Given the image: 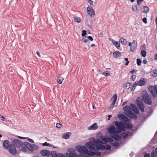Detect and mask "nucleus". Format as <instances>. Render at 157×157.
<instances>
[{
  "label": "nucleus",
  "instance_id": "2f4dec72",
  "mask_svg": "<svg viewBox=\"0 0 157 157\" xmlns=\"http://www.w3.org/2000/svg\"><path fill=\"white\" fill-rule=\"evenodd\" d=\"M157 155V152L155 151H155H152L151 153V157H156V155Z\"/></svg>",
  "mask_w": 157,
  "mask_h": 157
},
{
  "label": "nucleus",
  "instance_id": "37998d69",
  "mask_svg": "<svg viewBox=\"0 0 157 157\" xmlns=\"http://www.w3.org/2000/svg\"><path fill=\"white\" fill-rule=\"evenodd\" d=\"M62 126V125L59 123H57L56 125V127L58 128H60Z\"/></svg>",
  "mask_w": 157,
  "mask_h": 157
},
{
  "label": "nucleus",
  "instance_id": "c756f323",
  "mask_svg": "<svg viewBox=\"0 0 157 157\" xmlns=\"http://www.w3.org/2000/svg\"><path fill=\"white\" fill-rule=\"evenodd\" d=\"M122 121L127 122H130V120L128 119L127 117H126L124 115L123 119L122 120Z\"/></svg>",
  "mask_w": 157,
  "mask_h": 157
},
{
  "label": "nucleus",
  "instance_id": "49530a36",
  "mask_svg": "<svg viewBox=\"0 0 157 157\" xmlns=\"http://www.w3.org/2000/svg\"><path fill=\"white\" fill-rule=\"evenodd\" d=\"M113 140L110 137H108L107 139V142H112Z\"/></svg>",
  "mask_w": 157,
  "mask_h": 157
},
{
  "label": "nucleus",
  "instance_id": "8fccbe9b",
  "mask_svg": "<svg viewBox=\"0 0 157 157\" xmlns=\"http://www.w3.org/2000/svg\"><path fill=\"white\" fill-rule=\"evenodd\" d=\"M95 152L94 155H96L98 156H100L101 155V153L99 151H96Z\"/></svg>",
  "mask_w": 157,
  "mask_h": 157
},
{
  "label": "nucleus",
  "instance_id": "2eb2a0df",
  "mask_svg": "<svg viewBox=\"0 0 157 157\" xmlns=\"http://www.w3.org/2000/svg\"><path fill=\"white\" fill-rule=\"evenodd\" d=\"M130 106L132 108V109L137 114L139 113V110L135 104H131L130 105Z\"/></svg>",
  "mask_w": 157,
  "mask_h": 157
},
{
  "label": "nucleus",
  "instance_id": "5701e85b",
  "mask_svg": "<svg viewBox=\"0 0 157 157\" xmlns=\"http://www.w3.org/2000/svg\"><path fill=\"white\" fill-rule=\"evenodd\" d=\"M69 157H77V155L74 150L69 153Z\"/></svg>",
  "mask_w": 157,
  "mask_h": 157
},
{
  "label": "nucleus",
  "instance_id": "58836bf2",
  "mask_svg": "<svg viewBox=\"0 0 157 157\" xmlns=\"http://www.w3.org/2000/svg\"><path fill=\"white\" fill-rule=\"evenodd\" d=\"M57 154L56 151H52L51 152V155L53 157H56Z\"/></svg>",
  "mask_w": 157,
  "mask_h": 157
},
{
  "label": "nucleus",
  "instance_id": "6ab92c4d",
  "mask_svg": "<svg viewBox=\"0 0 157 157\" xmlns=\"http://www.w3.org/2000/svg\"><path fill=\"white\" fill-rule=\"evenodd\" d=\"M71 134V132H70L63 133L62 135L63 137L65 139H69Z\"/></svg>",
  "mask_w": 157,
  "mask_h": 157
},
{
  "label": "nucleus",
  "instance_id": "473e14b6",
  "mask_svg": "<svg viewBox=\"0 0 157 157\" xmlns=\"http://www.w3.org/2000/svg\"><path fill=\"white\" fill-rule=\"evenodd\" d=\"M121 135V136L123 138H126V137H127L128 136V134L125 132H124V133H122Z\"/></svg>",
  "mask_w": 157,
  "mask_h": 157
},
{
  "label": "nucleus",
  "instance_id": "680f3d73",
  "mask_svg": "<svg viewBox=\"0 0 157 157\" xmlns=\"http://www.w3.org/2000/svg\"><path fill=\"white\" fill-rule=\"evenodd\" d=\"M132 80L133 81H134L135 80V79H136V76L135 75H132Z\"/></svg>",
  "mask_w": 157,
  "mask_h": 157
},
{
  "label": "nucleus",
  "instance_id": "dca6fc26",
  "mask_svg": "<svg viewBox=\"0 0 157 157\" xmlns=\"http://www.w3.org/2000/svg\"><path fill=\"white\" fill-rule=\"evenodd\" d=\"M140 9L141 12L144 13H147L149 10V8L147 6H141L140 7Z\"/></svg>",
  "mask_w": 157,
  "mask_h": 157
},
{
  "label": "nucleus",
  "instance_id": "338daca9",
  "mask_svg": "<svg viewBox=\"0 0 157 157\" xmlns=\"http://www.w3.org/2000/svg\"><path fill=\"white\" fill-rule=\"evenodd\" d=\"M88 2L90 5H92L93 3V1L91 0H89Z\"/></svg>",
  "mask_w": 157,
  "mask_h": 157
},
{
  "label": "nucleus",
  "instance_id": "e2e57ef3",
  "mask_svg": "<svg viewBox=\"0 0 157 157\" xmlns=\"http://www.w3.org/2000/svg\"><path fill=\"white\" fill-rule=\"evenodd\" d=\"M144 157H151L150 155L148 153L145 154L144 155Z\"/></svg>",
  "mask_w": 157,
  "mask_h": 157
},
{
  "label": "nucleus",
  "instance_id": "774afa93",
  "mask_svg": "<svg viewBox=\"0 0 157 157\" xmlns=\"http://www.w3.org/2000/svg\"><path fill=\"white\" fill-rule=\"evenodd\" d=\"M136 71L135 70H133L132 71H130L129 72L132 74L134 73H135Z\"/></svg>",
  "mask_w": 157,
  "mask_h": 157
},
{
  "label": "nucleus",
  "instance_id": "b1692460",
  "mask_svg": "<svg viewBox=\"0 0 157 157\" xmlns=\"http://www.w3.org/2000/svg\"><path fill=\"white\" fill-rule=\"evenodd\" d=\"M121 54L119 51H117L113 52V56L114 58H117L121 56Z\"/></svg>",
  "mask_w": 157,
  "mask_h": 157
},
{
  "label": "nucleus",
  "instance_id": "6e6d98bb",
  "mask_svg": "<svg viewBox=\"0 0 157 157\" xmlns=\"http://www.w3.org/2000/svg\"><path fill=\"white\" fill-rule=\"evenodd\" d=\"M63 157H69L68 153H66L64 154Z\"/></svg>",
  "mask_w": 157,
  "mask_h": 157
},
{
  "label": "nucleus",
  "instance_id": "5fc2aeb1",
  "mask_svg": "<svg viewBox=\"0 0 157 157\" xmlns=\"http://www.w3.org/2000/svg\"><path fill=\"white\" fill-rule=\"evenodd\" d=\"M147 19L146 17H144L142 19L143 21L145 24L147 23Z\"/></svg>",
  "mask_w": 157,
  "mask_h": 157
},
{
  "label": "nucleus",
  "instance_id": "cd10ccee",
  "mask_svg": "<svg viewBox=\"0 0 157 157\" xmlns=\"http://www.w3.org/2000/svg\"><path fill=\"white\" fill-rule=\"evenodd\" d=\"M82 41L85 43H87L88 41V39L87 36H85L82 39Z\"/></svg>",
  "mask_w": 157,
  "mask_h": 157
},
{
  "label": "nucleus",
  "instance_id": "f257e3e1",
  "mask_svg": "<svg viewBox=\"0 0 157 157\" xmlns=\"http://www.w3.org/2000/svg\"><path fill=\"white\" fill-rule=\"evenodd\" d=\"M101 144H103L102 141L99 139H94L93 142H89L86 144L87 147L91 150H102L103 149L109 150L111 146L109 144L104 146Z\"/></svg>",
  "mask_w": 157,
  "mask_h": 157
},
{
  "label": "nucleus",
  "instance_id": "423d86ee",
  "mask_svg": "<svg viewBox=\"0 0 157 157\" xmlns=\"http://www.w3.org/2000/svg\"><path fill=\"white\" fill-rule=\"evenodd\" d=\"M141 100L142 99L141 97H138L136 99V101L137 102V105L140 110L144 112V106L143 102L140 101V100Z\"/></svg>",
  "mask_w": 157,
  "mask_h": 157
},
{
  "label": "nucleus",
  "instance_id": "7c9ffc66",
  "mask_svg": "<svg viewBox=\"0 0 157 157\" xmlns=\"http://www.w3.org/2000/svg\"><path fill=\"white\" fill-rule=\"evenodd\" d=\"M151 75L154 77L157 76V70H155L151 72Z\"/></svg>",
  "mask_w": 157,
  "mask_h": 157
},
{
  "label": "nucleus",
  "instance_id": "c9c22d12",
  "mask_svg": "<svg viewBox=\"0 0 157 157\" xmlns=\"http://www.w3.org/2000/svg\"><path fill=\"white\" fill-rule=\"evenodd\" d=\"M141 53L142 56L144 57H145L146 56V52L144 50H142L141 51Z\"/></svg>",
  "mask_w": 157,
  "mask_h": 157
},
{
  "label": "nucleus",
  "instance_id": "ddd939ff",
  "mask_svg": "<svg viewBox=\"0 0 157 157\" xmlns=\"http://www.w3.org/2000/svg\"><path fill=\"white\" fill-rule=\"evenodd\" d=\"M40 153L43 156H49L50 154V152L47 150H43L40 151Z\"/></svg>",
  "mask_w": 157,
  "mask_h": 157
},
{
  "label": "nucleus",
  "instance_id": "9b49d317",
  "mask_svg": "<svg viewBox=\"0 0 157 157\" xmlns=\"http://www.w3.org/2000/svg\"><path fill=\"white\" fill-rule=\"evenodd\" d=\"M151 90L149 88V90L151 91V94L152 95L155 97L156 95H157V85H156L154 86H153V87H151Z\"/></svg>",
  "mask_w": 157,
  "mask_h": 157
},
{
  "label": "nucleus",
  "instance_id": "72a5a7b5",
  "mask_svg": "<svg viewBox=\"0 0 157 157\" xmlns=\"http://www.w3.org/2000/svg\"><path fill=\"white\" fill-rule=\"evenodd\" d=\"M132 10L133 11L136 12L138 10V8L137 6L136 5H133L132 7Z\"/></svg>",
  "mask_w": 157,
  "mask_h": 157
},
{
  "label": "nucleus",
  "instance_id": "f704fd0d",
  "mask_svg": "<svg viewBox=\"0 0 157 157\" xmlns=\"http://www.w3.org/2000/svg\"><path fill=\"white\" fill-rule=\"evenodd\" d=\"M117 94H115L111 98V100H113V101L116 102L117 99Z\"/></svg>",
  "mask_w": 157,
  "mask_h": 157
},
{
  "label": "nucleus",
  "instance_id": "a878e982",
  "mask_svg": "<svg viewBox=\"0 0 157 157\" xmlns=\"http://www.w3.org/2000/svg\"><path fill=\"white\" fill-rule=\"evenodd\" d=\"M124 126L125 127V128L131 129L133 127V125H131L128 123H125Z\"/></svg>",
  "mask_w": 157,
  "mask_h": 157
},
{
  "label": "nucleus",
  "instance_id": "1a4fd4ad",
  "mask_svg": "<svg viewBox=\"0 0 157 157\" xmlns=\"http://www.w3.org/2000/svg\"><path fill=\"white\" fill-rule=\"evenodd\" d=\"M12 144H13L15 147H21L24 144V143H23L21 140L17 139H15L13 140L12 141Z\"/></svg>",
  "mask_w": 157,
  "mask_h": 157
},
{
  "label": "nucleus",
  "instance_id": "3c124183",
  "mask_svg": "<svg viewBox=\"0 0 157 157\" xmlns=\"http://www.w3.org/2000/svg\"><path fill=\"white\" fill-rule=\"evenodd\" d=\"M25 138L27 139V140H29V141H30V142H31L32 143H34V141L32 139H30V138H29V137H26V138Z\"/></svg>",
  "mask_w": 157,
  "mask_h": 157
},
{
  "label": "nucleus",
  "instance_id": "bb28decb",
  "mask_svg": "<svg viewBox=\"0 0 157 157\" xmlns=\"http://www.w3.org/2000/svg\"><path fill=\"white\" fill-rule=\"evenodd\" d=\"M74 20L76 22L80 23L81 22L82 20L80 18L78 17H74Z\"/></svg>",
  "mask_w": 157,
  "mask_h": 157
},
{
  "label": "nucleus",
  "instance_id": "f3484780",
  "mask_svg": "<svg viewBox=\"0 0 157 157\" xmlns=\"http://www.w3.org/2000/svg\"><path fill=\"white\" fill-rule=\"evenodd\" d=\"M136 83H137L138 85L140 86H143L145 85L146 82H145L144 81V79L143 78H141L140 80L139 81H136Z\"/></svg>",
  "mask_w": 157,
  "mask_h": 157
},
{
  "label": "nucleus",
  "instance_id": "a19ab883",
  "mask_svg": "<svg viewBox=\"0 0 157 157\" xmlns=\"http://www.w3.org/2000/svg\"><path fill=\"white\" fill-rule=\"evenodd\" d=\"M124 115L123 114H119L118 115L117 117L120 120H122L123 119Z\"/></svg>",
  "mask_w": 157,
  "mask_h": 157
},
{
  "label": "nucleus",
  "instance_id": "4c0bfd02",
  "mask_svg": "<svg viewBox=\"0 0 157 157\" xmlns=\"http://www.w3.org/2000/svg\"><path fill=\"white\" fill-rule=\"evenodd\" d=\"M64 78L61 77H59L57 80V82L59 84H61L62 81L63 80Z\"/></svg>",
  "mask_w": 157,
  "mask_h": 157
},
{
  "label": "nucleus",
  "instance_id": "79ce46f5",
  "mask_svg": "<svg viewBox=\"0 0 157 157\" xmlns=\"http://www.w3.org/2000/svg\"><path fill=\"white\" fill-rule=\"evenodd\" d=\"M138 85L137 83H136V82H135V83L134 84L133 86V87L132 89H131V91H133L136 88V86Z\"/></svg>",
  "mask_w": 157,
  "mask_h": 157
},
{
  "label": "nucleus",
  "instance_id": "c85d7f7f",
  "mask_svg": "<svg viewBox=\"0 0 157 157\" xmlns=\"http://www.w3.org/2000/svg\"><path fill=\"white\" fill-rule=\"evenodd\" d=\"M136 45H133L130 47V51L132 52H134L135 50Z\"/></svg>",
  "mask_w": 157,
  "mask_h": 157
},
{
  "label": "nucleus",
  "instance_id": "6e6552de",
  "mask_svg": "<svg viewBox=\"0 0 157 157\" xmlns=\"http://www.w3.org/2000/svg\"><path fill=\"white\" fill-rule=\"evenodd\" d=\"M8 151L12 155H15L17 153V150L15 146L13 144H10L9 147Z\"/></svg>",
  "mask_w": 157,
  "mask_h": 157
},
{
  "label": "nucleus",
  "instance_id": "e433bc0d",
  "mask_svg": "<svg viewBox=\"0 0 157 157\" xmlns=\"http://www.w3.org/2000/svg\"><path fill=\"white\" fill-rule=\"evenodd\" d=\"M111 145L112 146H115V147H117L119 145V143L117 142H113L111 144Z\"/></svg>",
  "mask_w": 157,
  "mask_h": 157
},
{
  "label": "nucleus",
  "instance_id": "4468645a",
  "mask_svg": "<svg viewBox=\"0 0 157 157\" xmlns=\"http://www.w3.org/2000/svg\"><path fill=\"white\" fill-rule=\"evenodd\" d=\"M110 136L115 140L119 141L121 139V137L118 135L115 134H110Z\"/></svg>",
  "mask_w": 157,
  "mask_h": 157
},
{
  "label": "nucleus",
  "instance_id": "09e8293b",
  "mask_svg": "<svg viewBox=\"0 0 157 157\" xmlns=\"http://www.w3.org/2000/svg\"><path fill=\"white\" fill-rule=\"evenodd\" d=\"M144 0H138L137 2V4L138 5L140 6L141 3L142 1Z\"/></svg>",
  "mask_w": 157,
  "mask_h": 157
},
{
  "label": "nucleus",
  "instance_id": "0e129e2a",
  "mask_svg": "<svg viewBox=\"0 0 157 157\" xmlns=\"http://www.w3.org/2000/svg\"><path fill=\"white\" fill-rule=\"evenodd\" d=\"M107 138H103L102 139L103 141H104L105 142H107Z\"/></svg>",
  "mask_w": 157,
  "mask_h": 157
},
{
  "label": "nucleus",
  "instance_id": "9d476101",
  "mask_svg": "<svg viewBox=\"0 0 157 157\" xmlns=\"http://www.w3.org/2000/svg\"><path fill=\"white\" fill-rule=\"evenodd\" d=\"M123 109L125 112V115H128V114H130L131 113H132V108L130 106L128 105H126L124 106L123 108Z\"/></svg>",
  "mask_w": 157,
  "mask_h": 157
},
{
  "label": "nucleus",
  "instance_id": "c03bdc74",
  "mask_svg": "<svg viewBox=\"0 0 157 157\" xmlns=\"http://www.w3.org/2000/svg\"><path fill=\"white\" fill-rule=\"evenodd\" d=\"M106 77L109 76L110 75V73H108L107 71L104 72L102 74Z\"/></svg>",
  "mask_w": 157,
  "mask_h": 157
},
{
  "label": "nucleus",
  "instance_id": "a18cd8bd",
  "mask_svg": "<svg viewBox=\"0 0 157 157\" xmlns=\"http://www.w3.org/2000/svg\"><path fill=\"white\" fill-rule=\"evenodd\" d=\"M131 85V83L130 82H128L126 83V85L125 86L126 88L127 89H128Z\"/></svg>",
  "mask_w": 157,
  "mask_h": 157
},
{
  "label": "nucleus",
  "instance_id": "393cba45",
  "mask_svg": "<svg viewBox=\"0 0 157 157\" xmlns=\"http://www.w3.org/2000/svg\"><path fill=\"white\" fill-rule=\"evenodd\" d=\"M119 41V42L121 43L122 44L125 45L127 43V41L126 40L122 37L120 38Z\"/></svg>",
  "mask_w": 157,
  "mask_h": 157
},
{
  "label": "nucleus",
  "instance_id": "603ef678",
  "mask_svg": "<svg viewBox=\"0 0 157 157\" xmlns=\"http://www.w3.org/2000/svg\"><path fill=\"white\" fill-rule=\"evenodd\" d=\"M42 145L43 146H49V144L48 143H47V142H45L44 143L42 144Z\"/></svg>",
  "mask_w": 157,
  "mask_h": 157
},
{
  "label": "nucleus",
  "instance_id": "de8ad7c7",
  "mask_svg": "<svg viewBox=\"0 0 157 157\" xmlns=\"http://www.w3.org/2000/svg\"><path fill=\"white\" fill-rule=\"evenodd\" d=\"M86 34V30H83L82 31V33L81 34L82 36H85Z\"/></svg>",
  "mask_w": 157,
  "mask_h": 157
},
{
  "label": "nucleus",
  "instance_id": "ea45409f",
  "mask_svg": "<svg viewBox=\"0 0 157 157\" xmlns=\"http://www.w3.org/2000/svg\"><path fill=\"white\" fill-rule=\"evenodd\" d=\"M141 62H142V61L140 59H137V64L138 66H139L140 65Z\"/></svg>",
  "mask_w": 157,
  "mask_h": 157
},
{
  "label": "nucleus",
  "instance_id": "bf43d9fd",
  "mask_svg": "<svg viewBox=\"0 0 157 157\" xmlns=\"http://www.w3.org/2000/svg\"><path fill=\"white\" fill-rule=\"evenodd\" d=\"M132 44L133 45H137V42L136 40H134L132 42Z\"/></svg>",
  "mask_w": 157,
  "mask_h": 157
},
{
  "label": "nucleus",
  "instance_id": "864d4df0",
  "mask_svg": "<svg viewBox=\"0 0 157 157\" xmlns=\"http://www.w3.org/2000/svg\"><path fill=\"white\" fill-rule=\"evenodd\" d=\"M26 148L27 147H25L24 146L23 147L21 148L22 151H26L27 150Z\"/></svg>",
  "mask_w": 157,
  "mask_h": 157
},
{
  "label": "nucleus",
  "instance_id": "f03ea898",
  "mask_svg": "<svg viewBox=\"0 0 157 157\" xmlns=\"http://www.w3.org/2000/svg\"><path fill=\"white\" fill-rule=\"evenodd\" d=\"M76 150L79 153L85 154H88L89 155L93 156L94 155V152L89 151L87 148L85 146H77L75 147Z\"/></svg>",
  "mask_w": 157,
  "mask_h": 157
},
{
  "label": "nucleus",
  "instance_id": "412c9836",
  "mask_svg": "<svg viewBox=\"0 0 157 157\" xmlns=\"http://www.w3.org/2000/svg\"><path fill=\"white\" fill-rule=\"evenodd\" d=\"M98 127V126L96 123H94L90 126L88 128L89 130H95L97 129Z\"/></svg>",
  "mask_w": 157,
  "mask_h": 157
},
{
  "label": "nucleus",
  "instance_id": "aec40b11",
  "mask_svg": "<svg viewBox=\"0 0 157 157\" xmlns=\"http://www.w3.org/2000/svg\"><path fill=\"white\" fill-rule=\"evenodd\" d=\"M109 40L111 41L113 43V44L117 47L118 48L120 47V44L118 43L117 42H116L114 41L113 39L111 38H109Z\"/></svg>",
  "mask_w": 157,
  "mask_h": 157
},
{
  "label": "nucleus",
  "instance_id": "20e7f679",
  "mask_svg": "<svg viewBox=\"0 0 157 157\" xmlns=\"http://www.w3.org/2000/svg\"><path fill=\"white\" fill-rule=\"evenodd\" d=\"M24 145L27 147L31 151H33L34 150H37L39 149V147L36 145L32 144H30L27 142H24Z\"/></svg>",
  "mask_w": 157,
  "mask_h": 157
},
{
  "label": "nucleus",
  "instance_id": "4be33fe9",
  "mask_svg": "<svg viewBox=\"0 0 157 157\" xmlns=\"http://www.w3.org/2000/svg\"><path fill=\"white\" fill-rule=\"evenodd\" d=\"M128 115H127L129 117H130L131 118H132L133 119H136L137 118V116L132 111V113H131L130 114H128Z\"/></svg>",
  "mask_w": 157,
  "mask_h": 157
},
{
  "label": "nucleus",
  "instance_id": "a211bd4d",
  "mask_svg": "<svg viewBox=\"0 0 157 157\" xmlns=\"http://www.w3.org/2000/svg\"><path fill=\"white\" fill-rule=\"evenodd\" d=\"M10 143L7 140H5L3 143V147L6 149H7L10 146Z\"/></svg>",
  "mask_w": 157,
  "mask_h": 157
},
{
  "label": "nucleus",
  "instance_id": "39448f33",
  "mask_svg": "<svg viewBox=\"0 0 157 157\" xmlns=\"http://www.w3.org/2000/svg\"><path fill=\"white\" fill-rule=\"evenodd\" d=\"M113 123L115 124L117 128L119 129L118 130H120V132L121 131H125V127L122 122L118 121H115Z\"/></svg>",
  "mask_w": 157,
  "mask_h": 157
},
{
  "label": "nucleus",
  "instance_id": "f8f14e48",
  "mask_svg": "<svg viewBox=\"0 0 157 157\" xmlns=\"http://www.w3.org/2000/svg\"><path fill=\"white\" fill-rule=\"evenodd\" d=\"M87 10L88 14L91 17L95 15V13L91 6H88Z\"/></svg>",
  "mask_w": 157,
  "mask_h": 157
},
{
  "label": "nucleus",
  "instance_id": "052dcab7",
  "mask_svg": "<svg viewBox=\"0 0 157 157\" xmlns=\"http://www.w3.org/2000/svg\"><path fill=\"white\" fill-rule=\"evenodd\" d=\"M87 37H88V40H91V41H93V38L91 36H88Z\"/></svg>",
  "mask_w": 157,
  "mask_h": 157
},
{
  "label": "nucleus",
  "instance_id": "13d9d810",
  "mask_svg": "<svg viewBox=\"0 0 157 157\" xmlns=\"http://www.w3.org/2000/svg\"><path fill=\"white\" fill-rule=\"evenodd\" d=\"M0 119L1 120L3 121H5L6 120V118L4 117L3 116H1V117Z\"/></svg>",
  "mask_w": 157,
  "mask_h": 157
},
{
  "label": "nucleus",
  "instance_id": "7ed1b4c3",
  "mask_svg": "<svg viewBox=\"0 0 157 157\" xmlns=\"http://www.w3.org/2000/svg\"><path fill=\"white\" fill-rule=\"evenodd\" d=\"M142 95L143 99L144 102L148 105H151L152 102L151 99L149 97L147 92L146 91H143Z\"/></svg>",
  "mask_w": 157,
  "mask_h": 157
},
{
  "label": "nucleus",
  "instance_id": "4d7b16f0",
  "mask_svg": "<svg viewBox=\"0 0 157 157\" xmlns=\"http://www.w3.org/2000/svg\"><path fill=\"white\" fill-rule=\"evenodd\" d=\"M63 155L62 153L57 154L56 157H63Z\"/></svg>",
  "mask_w": 157,
  "mask_h": 157
},
{
  "label": "nucleus",
  "instance_id": "69168bd1",
  "mask_svg": "<svg viewBox=\"0 0 157 157\" xmlns=\"http://www.w3.org/2000/svg\"><path fill=\"white\" fill-rule=\"evenodd\" d=\"M115 101H113L112 105L110 106L111 107H113L114 106V105L115 104Z\"/></svg>",
  "mask_w": 157,
  "mask_h": 157
},
{
  "label": "nucleus",
  "instance_id": "0eeeda50",
  "mask_svg": "<svg viewBox=\"0 0 157 157\" xmlns=\"http://www.w3.org/2000/svg\"><path fill=\"white\" fill-rule=\"evenodd\" d=\"M107 130L110 133V134L119 133H120V130H116L115 129V127L113 125L110 126L107 128Z\"/></svg>",
  "mask_w": 157,
  "mask_h": 157
}]
</instances>
